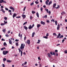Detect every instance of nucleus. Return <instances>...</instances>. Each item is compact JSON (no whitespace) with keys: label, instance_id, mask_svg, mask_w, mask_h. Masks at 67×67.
<instances>
[{"label":"nucleus","instance_id":"15","mask_svg":"<svg viewBox=\"0 0 67 67\" xmlns=\"http://www.w3.org/2000/svg\"><path fill=\"white\" fill-rule=\"evenodd\" d=\"M41 26V25L40 24H38L37 25V28H39Z\"/></svg>","mask_w":67,"mask_h":67},{"label":"nucleus","instance_id":"28","mask_svg":"<svg viewBox=\"0 0 67 67\" xmlns=\"http://www.w3.org/2000/svg\"><path fill=\"white\" fill-rule=\"evenodd\" d=\"M35 3L37 4H38V3H39V2L37 1H35Z\"/></svg>","mask_w":67,"mask_h":67},{"label":"nucleus","instance_id":"62","mask_svg":"<svg viewBox=\"0 0 67 67\" xmlns=\"http://www.w3.org/2000/svg\"><path fill=\"white\" fill-rule=\"evenodd\" d=\"M48 35H49L48 33H47V34L46 36H48Z\"/></svg>","mask_w":67,"mask_h":67},{"label":"nucleus","instance_id":"22","mask_svg":"<svg viewBox=\"0 0 67 67\" xmlns=\"http://www.w3.org/2000/svg\"><path fill=\"white\" fill-rule=\"evenodd\" d=\"M4 19L5 20V21H7V19H8V18L6 17H5Z\"/></svg>","mask_w":67,"mask_h":67},{"label":"nucleus","instance_id":"32","mask_svg":"<svg viewBox=\"0 0 67 67\" xmlns=\"http://www.w3.org/2000/svg\"><path fill=\"white\" fill-rule=\"evenodd\" d=\"M5 47H3L1 49V51H3V50L4 49H5Z\"/></svg>","mask_w":67,"mask_h":67},{"label":"nucleus","instance_id":"55","mask_svg":"<svg viewBox=\"0 0 67 67\" xmlns=\"http://www.w3.org/2000/svg\"><path fill=\"white\" fill-rule=\"evenodd\" d=\"M48 13L49 14V15L51 14V11H49L48 12Z\"/></svg>","mask_w":67,"mask_h":67},{"label":"nucleus","instance_id":"6","mask_svg":"<svg viewBox=\"0 0 67 67\" xmlns=\"http://www.w3.org/2000/svg\"><path fill=\"white\" fill-rule=\"evenodd\" d=\"M41 24H43V25H44L45 24V23L44 22H43L42 21H41Z\"/></svg>","mask_w":67,"mask_h":67},{"label":"nucleus","instance_id":"19","mask_svg":"<svg viewBox=\"0 0 67 67\" xmlns=\"http://www.w3.org/2000/svg\"><path fill=\"white\" fill-rule=\"evenodd\" d=\"M35 32H33L32 34V37H34V35H35Z\"/></svg>","mask_w":67,"mask_h":67},{"label":"nucleus","instance_id":"18","mask_svg":"<svg viewBox=\"0 0 67 67\" xmlns=\"http://www.w3.org/2000/svg\"><path fill=\"white\" fill-rule=\"evenodd\" d=\"M52 1H50V2H49L48 5H50V4H52Z\"/></svg>","mask_w":67,"mask_h":67},{"label":"nucleus","instance_id":"7","mask_svg":"<svg viewBox=\"0 0 67 67\" xmlns=\"http://www.w3.org/2000/svg\"><path fill=\"white\" fill-rule=\"evenodd\" d=\"M49 0H47L46 2V5H48V2H49Z\"/></svg>","mask_w":67,"mask_h":67},{"label":"nucleus","instance_id":"47","mask_svg":"<svg viewBox=\"0 0 67 67\" xmlns=\"http://www.w3.org/2000/svg\"><path fill=\"white\" fill-rule=\"evenodd\" d=\"M38 60H41V58H40V57H38Z\"/></svg>","mask_w":67,"mask_h":67},{"label":"nucleus","instance_id":"43","mask_svg":"<svg viewBox=\"0 0 67 67\" xmlns=\"http://www.w3.org/2000/svg\"><path fill=\"white\" fill-rule=\"evenodd\" d=\"M40 10L41 11H43V7H41L40 8Z\"/></svg>","mask_w":67,"mask_h":67},{"label":"nucleus","instance_id":"33","mask_svg":"<svg viewBox=\"0 0 67 67\" xmlns=\"http://www.w3.org/2000/svg\"><path fill=\"white\" fill-rule=\"evenodd\" d=\"M3 0H1L0 1V3H2L3 2Z\"/></svg>","mask_w":67,"mask_h":67},{"label":"nucleus","instance_id":"8","mask_svg":"<svg viewBox=\"0 0 67 67\" xmlns=\"http://www.w3.org/2000/svg\"><path fill=\"white\" fill-rule=\"evenodd\" d=\"M61 35V34H60V33L58 35V36L57 37V38H59V37H60V36Z\"/></svg>","mask_w":67,"mask_h":67},{"label":"nucleus","instance_id":"46","mask_svg":"<svg viewBox=\"0 0 67 67\" xmlns=\"http://www.w3.org/2000/svg\"><path fill=\"white\" fill-rule=\"evenodd\" d=\"M5 10H7V11H8V10H9V9L7 8L6 7H5Z\"/></svg>","mask_w":67,"mask_h":67},{"label":"nucleus","instance_id":"48","mask_svg":"<svg viewBox=\"0 0 67 67\" xmlns=\"http://www.w3.org/2000/svg\"><path fill=\"white\" fill-rule=\"evenodd\" d=\"M30 19H33V16H30Z\"/></svg>","mask_w":67,"mask_h":67},{"label":"nucleus","instance_id":"4","mask_svg":"<svg viewBox=\"0 0 67 67\" xmlns=\"http://www.w3.org/2000/svg\"><path fill=\"white\" fill-rule=\"evenodd\" d=\"M59 28H60V25L59 24L58 25V26L57 27V30H59Z\"/></svg>","mask_w":67,"mask_h":67},{"label":"nucleus","instance_id":"59","mask_svg":"<svg viewBox=\"0 0 67 67\" xmlns=\"http://www.w3.org/2000/svg\"><path fill=\"white\" fill-rule=\"evenodd\" d=\"M46 22L47 23H49V20H47Z\"/></svg>","mask_w":67,"mask_h":67},{"label":"nucleus","instance_id":"3","mask_svg":"<svg viewBox=\"0 0 67 67\" xmlns=\"http://www.w3.org/2000/svg\"><path fill=\"white\" fill-rule=\"evenodd\" d=\"M10 8L11 10H13V12H14V8H13L12 7H10Z\"/></svg>","mask_w":67,"mask_h":67},{"label":"nucleus","instance_id":"50","mask_svg":"<svg viewBox=\"0 0 67 67\" xmlns=\"http://www.w3.org/2000/svg\"><path fill=\"white\" fill-rule=\"evenodd\" d=\"M2 41H5V40L3 39V38H2L1 40Z\"/></svg>","mask_w":67,"mask_h":67},{"label":"nucleus","instance_id":"20","mask_svg":"<svg viewBox=\"0 0 67 67\" xmlns=\"http://www.w3.org/2000/svg\"><path fill=\"white\" fill-rule=\"evenodd\" d=\"M36 15L38 18H39V14H38V13L37 12L36 14Z\"/></svg>","mask_w":67,"mask_h":67},{"label":"nucleus","instance_id":"49","mask_svg":"<svg viewBox=\"0 0 67 67\" xmlns=\"http://www.w3.org/2000/svg\"><path fill=\"white\" fill-rule=\"evenodd\" d=\"M15 42H19V40L16 39L15 40Z\"/></svg>","mask_w":67,"mask_h":67},{"label":"nucleus","instance_id":"23","mask_svg":"<svg viewBox=\"0 0 67 67\" xmlns=\"http://www.w3.org/2000/svg\"><path fill=\"white\" fill-rule=\"evenodd\" d=\"M3 45L4 46H7V43H6V42H4L3 43Z\"/></svg>","mask_w":67,"mask_h":67},{"label":"nucleus","instance_id":"61","mask_svg":"<svg viewBox=\"0 0 67 67\" xmlns=\"http://www.w3.org/2000/svg\"><path fill=\"white\" fill-rule=\"evenodd\" d=\"M3 3H6V2H5V1H3Z\"/></svg>","mask_w":67,"mask_h":67},{"label":"nucleus","instance_id":"53","mask_svg":"<svg viewBox=\"0 0 67 67\" xmlns=\"http://www.w3.org/2000/svg\"><path fill=\"white\" fill-rule=\"evenodd\" d=\"M55 53H57V52H58V50H55Z\"/></svg>","mask_w":67,"mask_h":67},{"label":"nucleus","instance_id":"60","mask_svg":"<svg viewBox=\"0 0 67 67\" xmlns=\"http://www.w3.org/2000/svg\"><path fill=\"white\" fill-rule=\"evenodd\" d=\"M18 36L19 37H20V36H21V34H20V33H19L18 35Z\"/></svg>","mask_w":67,"mask_h":67},{"label":"nucleus","instance_id":"36","mask_svg":"<svg viewBox=\"0 0 67 67\" xmlns=\"http://www.w3.org/2000/svg\"><path fill=\"white\" fill-rule=\"evenodd\" d=\"M7 60V59H6V58H4L3 59V61H6V60Z\"/></svg>","mask_w":67,"mask_h":67},{"label":"nucleus","instance_id":"63","mask_svg":"<svg viewBox=\"0 0 67 67\" xmlns=\"http://www.w3.org/2000/svg\"><path fill=\"white\" fill-rule=\"evenodd\" d=\"M46 6L45 5H44L43 6V8H45L46 7Z\"/></svg>","mask_w":67,"mask_h":67},{"label":"nucleus","instance_id":"1","mask_svg":"<svg viewBox=\"0 0 67 67\" xmlns=\"http://www.w3.org/2000/svg\"><path fill=\"white\" fill-rule=\"evenodd\" d=\"M8 51H4L3 52V55H6V54H8Z\"/></svg>","mask_w":67,"mask_h":67},{"label":"nucleus","instance_id":"35","mask_svg":"<svg viewBox=\"0 0 67 67\" xmlns=\"http://www.w3.org/2000/svg\"><path fill=\"white\" fill-rule=\"evenodd\" d=\"M57 21H55V24L56 25H57Z\"/></svg>","mask_w":67,"mask_h":67},{"label":"nucleus","instance_id":"42","mask_svg":"<svg viewBox=\"0 0 67 67\" xmlns=\"http://www.w3.org/2000/svg\"><path fill=\"white\" fill-rule=\"evenodd\" d=\"M5 36H6V37H9V35L8 34H6L5 35Z\"/></svg>","mask_w":67,"mask_h":67},{"label":"nucleus","instance_id":"10","mask_svg":"<svg viewBox=\"0 0 67 67\" xmlns=\"http://www.w3.org/2000/svg\"><path fill=\"white\" fill-rule=\"evenodd\" d=\"M22 16L23 17V18H24V19H25V18H26V15H25L23 14L22 15Z\"/></svg>","mask_w":67,"mask_h":67},{"label":"nucleus","instance_id":"24","mask_svg":"<svg viewBox=\"0 0 67 67\" xmlns=\"http://www.w3.org/2000/svg\"><path fill=\"white\" fill-rule=\"evenodd\" d=\"M18 43H18V42H16L15 44L16 46H19Z\"/></svg>","mask_w":67,"mask_h":67},{"label":"nucleus","instance_id":"52","mask_svg":"<svg viewBox=\"0 0 67 67\" xmlns=\"http://www.w3.org/2000/svg\"><path fill=\"white\" fill-rule=\"evenodd\" d=\"M27 64V62H25V63L24 64V65H26Z\"/></svg>","mask_w":67,"mask_h":67},{"label":"nucleus","instance_id":"38","mask_svg":"<svg viewBox=\"0 0 67 67\" xmlns=\"http://www.w3.org/2000/svg\"><path fill=\"white\" fill-rule=\"evenodd\" d=\"M44 38H46V39H47L48 38V37H47V36H44L43 37Z\"/></svg>","mask_w":67,"mask_h":67},{"label":"nucleus","instance_id":"11","mask_svg":"<svg viewBox=\"0 0 67 67\" xmlns=\"http://www.w3.org/2000/svg\"><path fill=\"white\" fill-rule=\"evenodd\" d=\"M16 16V14L15 13L14 14H13V18H14V17H15Z\"/></svg>","mask_w":67,"mask_h":67},{"label":"nucleus","instance_id":"27","mask_svg":"<svg viewBox=\"0 0 67 67\" xmlns=\"http://www.w3.org/2000/svg\"><path fill=\"white\" fill-rule=\"evenodd\" d=\"M53 35H54V36H57V34L56 33H53Z\"/></svg>","mask_w":67,"mask_h":67},{"label":"nucleus","instance_id":"58","mask_svg":"<svg viewBox=\"0 0 67 67\" xmlns=\"http://www.w3.org/2000/svg\"><path fill=\"white\" fill-rule=\"evenodd\" d=\"M2 65H3V67H5V65H4V64H3Z\"/></svg>","mask_w":67,"mask_h":67},{"label":"nucleus","instance_id":"56","mask_svg":"<svg viewBox=\"0 0 67 67\" xmlns=\"http://www.w3.org/2000/svg\"><path fill=\"white\" fill-rule=\"evenodd\" d=\"M64 41H65V40H64V39H63L62 40V42L63 43H64Z\"/></svg>","mask_w":67,"mask_h":67},{"label":"nucleus","instance_id":"34","mask_svg":"<svg viewBox=\"0 0 67 67\" xmlns=\"http://www.w3.org/2000/svg\"><path fill=\"white\" fill-rule=\"evenodd\" d=\"M64 37V36H63V35H62L59 37V38H62V37Z\"/></svg>","mask_w":67,"mask_h":67},{"label":"nucleus","instance_id":"13","mask_svg":"<svg viewBox=\"0 0 67 67\" xmlns=\"http://www.w3.org/2000/svg\"><path fill=\"white\" fill-rule=\"evenodd\" d=\"M24 28L25 29V30H27V29H28V28L27 27L25 26H24Z\"/></svg>","mask_w":67,"mask_h":67},{"label":"nucleus","instance_id":"16","mask_svg":"<svg viewBox=\"0 0 67 67\" xmlns=\"http://www.w3.org/2000/svg\"><path fill=\"white\" fill-rule=\"evenodd\" d=\"M56 6V3L53 4V7L55 8V7Z\"/></svg>","mask_w":67,"mask_h":67},{"label":"nucleus","instance_id":"54","mask_svg":"<svg viewBox=\"0 0 67 67\" xmlns=\"http://www.w3.org/2000/svg\"><path fill=\"white\" fill-rule=\"evenodd\" d=\"M8 12H12V10H8Z\"/></svg>","mask_w":67,"mask_h":67},{"label":"nucleus","instance_id":"45","mask_svg":"<svg viewBox=\"0 0 67 67\" xmlns=\"http://www.w3.org/2000/svg\"><path fill=\"white\" fill-rule=\"evenodd\" d=\"M34 4V2H32L30 4V5H33Z\"/></svg>","mask_w":67,"mask_h":67},{"label":"nucleus","instance_id":"37","mask_svg":"<svg viewBox=\"0 0 67 67\" xmlns=\"http://www.w3.org/2000/svg\"><path fill=\"white\" fill-rule=\"evenodd\" d=\"M5 24L4 23H2V24H1V25L2 26H3V25H5Z\"/></svg>","mask_w":67,"mask_h":67},{"label":"nucleus","instance_id":"51","mask_svg":"<svg viewBox=\"0 0 67 67\" xmlns=\"http://www.w3.org/2000/svg\"><path fill=\"white\" fill-rule=\"evenodd\" d=\"M16 18H21V17L20 16H16Z\"/></svg>","mask_w":67,"mask_h":67},{"label":"nucleus","instance_id":"21","mask_svg":"<svg viewBox=\"0 0 67 67\" xmlns=\"http://www.w3.org/2000/svg\"><path fill=\"white\" fill-rule=\"evenodd\" d=\"M48 56L50 58L51 57V54H50L49 53H48Z\"/></svg>","mask_w":67,"mask_h":67},{"label":"nucleus","instance_id":"39","mask_svg":"<svg viewBox=\"0 0 67 67\" xmlns=\"http://www.w3.org/2000/svg\"><path fill=\"white\" fill-rule=\"evenodd\" d=\"M23 54V52H22V51H21V56H22Z\"/></svg>","mask_w":67,"mask_h":67},{"label":"nucleus","instance_id":"64","mask_svg":"<svg viewBox=\"0 0 67 67\" xmlns=\"http://www.w3.org/2000/svg\"><path fill=\"white\" fill-rule=\"evenodd\" d=\"M52 21H53V22H55V20H54L53 19H52Z\"/></svg>","mask_w":67,"mask_h":67},{"label":"nucleus","instance_id":"40","mask_svg":"<svg viewBox=\"0 0 67 67\" xmlns=\"http://www.w3.org/2000/svg\"><path fill=\"white\" fill-rule=\"evenodd\" d=\"M64 53L65 54H67V50H65L64 51Z\"/></svg>","mask_w":67,"mask_h":67},{"label":"nucleus","instance_id":"2","mask_svg":"<svg viewBox=\"0 0 67 67\" xmlns=\"http://www.w3.org/2000/svg\"><path fill=\"white\" fill-rule=\"evenodd\" d=\"M23 46V44H21V46L20 48L21 49H23L24 48V47Z\"/></svg>","mask_w":67,"mask_h":67},{"label":"nucleus","instance_id":"29","mask_svg":"<svg viewBox=\"0 0 67 67\" xmlns=\"http://www.w3.org/2000/svg\"><path fill=\"white\" fill-rule=\"evenodd\" d=\"M32 14H34V13H36V12L34 11H32Z\"/></svg>","mask_w":67,"mask_h":67},{"label":"nucleus","instance_id":"41","mask_svg":"<svg viewBox=\"0 0 67 67\" xmlns=\"http://www.w3.org/2000/svg\"><path fill=\"white\" fill-rule=\"evenodd\" d=\"M4 23L5 24H7V23H8V22L7 21H6L5 20H4Z\"/></svg>","mask_w":67,"mask_h":67},{"label":"nucleus","instance_id":"26","mask_svg":"<svg viewBox=\"0 0 67 67\" xmlns=\"http://www.w3.org/2000/svg\"><path fill=\"white\" fill-rule=\"evenodd\" d=\"M45 10L47 11V13H48V9H45Z\"/></svg>","mask_w":67,"mask_h":67},{"label":"nucleus","instance_id":"30","mask_svg":"<svg viewBox=\"0 0 67 67\" xmlns=\"http://www.w3.org/2000/svg\"><path fill=\"white\" fill-rule=\"evenodd\" d=\"M47 17V16L46 15H45V16H43V18H46Z\"/></svg>","mask_w":67,"mask_h":67},{"label":"nucleus","instance_id":"9","mask_svg":"<svg viewBox=\"0 0 67 67\" xmlns=\"http://www.w3.org/2000/svg\"><path fill=\"white\" fill-rule=\"evenodd\" d=\"M27 43L28 45L30 44V40H28L27 41Z\"/></svg>","mask_w":67,"mask_h":67},{"label":"nucleus","instance_id":"44","mask_svg":"<svg viewBox=\"0 0 67 67\" xmlns=\"http://www.w3.org/2000/svg\"><path fill=\"white\" fill-rule=\"evenodd\" d=\"M27 22H26L24 23L23 25H25L26 24H27Z\"/></svg>","mask_w":67,"mask_h":67},{"label":"nucleus","instance_id":"25","mask_svg":"<svg viewBox=\"0 0 67 67\" xmlns=\"http://www.w3.org/2000/svg\"><path fill=\"white\" fill-rule=\"evenodd\" d=\"M2 31L3 32H5L6 31V30L5 29H4L3 30H2Z\"/></svg>","mask_w":67,"mask_h":67},{"label":"nucleus","instance_id":"57","mask_svg":"<svg viewBox=\"0 0 67 67\" xmlns=\"http://www.w3.org/2000/svg\"><path fill=\"white\" fill-rule=\"evenodd\" d=\"M53 54L54 55V56H55V53L54 52H53Z\"/></svg>","mask_w":67,"mask_h":67},{"label":"nucleus","instance_id":"12","mask_svg":"<svg viewBox=\"0 0 67 67\" xmlns=\"http://www.w3.org/2000/svg\"><path fill=\"white\" fill-rule=\"evenodd\" d=\"M9 43L10 44H12V41H11V40L10 39H9Z\"/></svg>","mask_w":67,"mask_h":67},{"label":"nucleus","instance_id":"14","mask_svg":"<svg viewBox=\"0 0 67 67\" xmlns=\"http://www.w3.org/2000/svg\"><path fill=\"white\" fill-rule=\"evenodd\" d=\"M6 61L8 63H11L12 62L11 60H7Z\"/></svg>","mask_w":67,"mask_h":67},{"label":"nucleus","instance_id":"31","mask_svg":"<svg viewBox=\"0 0 67 67\" xmlns=\"http://www.w3.org/2000/svg\"><path fill=\"white\" fill-rule=\"evenodd\" d=\"M60 7V6H59V5H58V7H55V9H58V8H59Z\"/></svg>","mask_w":67,"mask_h":67},{"label":"nucleus","instance_id":"17","mask_svg":"<svg viewBox=\"0 0 67 67\" xmlns=\"http://www.w3.org/2000/svg\"><path fill=\"white\" fill-rule=\"evenodd\" d=\"M1 11H2V12H3V13H5V11H4V10L3 9V8H2V9L1 10Z\"/></svg>","mask_w":67,"mask_h":67},{"label":"nucleus","instance_id":"5","mask_svg":"<svg viewBox=\"0 0 67 67\" xmlns=\"http://www.w3.org/2000/svg\"><path fill=\"white\" fill-rule=\"evenodd\" d=\"M33 28V27H32V26H31V25H30V26L28 27V29L29 30H31V29H32Z\"/></svg>","mask_w":67,"mask_h":67}]
</instances>
